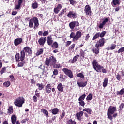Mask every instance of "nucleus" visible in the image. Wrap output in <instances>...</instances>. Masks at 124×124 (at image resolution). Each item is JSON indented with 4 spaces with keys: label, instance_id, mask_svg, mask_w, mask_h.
Returning a JSON list of instances; mask_svg holds the SVG:
<instances>
[{
    "label": "nucleus",
    "instance_id": "20",
    "mask_svg": "<svg viewBox=\"0 0 124 124\" xmlns=\"http://www.w3.org/2000/svg\"><path fill=\"white\" fill-rule=\"evenodd\" d=\"M62 4H59L57 7L54 8L53 11L54 12V13H55L56 14H58V13H59V12H60L61 9H62Z\"/></svg>",
    "mask_w": 124,
    "mask_h": 124
},
{
    "label": "nucleus",
    "instance_id": "43",
    "mask_svg": "<svg viewBox=\"0 0 124 124\" xmlns=\"http://www.w3.org/2000/svg\"><path fill=\"white\" fill-rule=\"evenodd\" d=\"M25 63H26L25 61H21L18 63L17 66H18V67H23V66H24V65H25Z\"/></svg>",
    "mask_w": 124,
    "mask_h": 124
},
{
    "label": "nucleus",
    "instance_id": "53",
    "mask_svg": "<svg viewBox=\"0 0 124 124\" xmlns=\"http://www.w3.org/2000/svg\"><path fill=\"white\" fill-rule=\"evenodd\" d=\"M75 47V44H73L71 45L70 46H69L68 47V50H72Z\"/></svg>",
    "mask_w": 124,
    "mask_h": 124
},
{
    "label": "nucleus",
    "instance_id": "25",
    "mask_svg": "<svg viewBox=\"0 0 124 124\" xmlns=\"http://www.w3.org/2000/svg\"><path fill=\"white\" fill-rule=\"evenodd\" d=\"M16 121H17V116H16V115L14 114L12 115L11 116L12 124H16Z\"/></svg>",
    "mask_w": 124,
    "mask_h": 124
},
{
    "label": "nucleus",
    "instance_id": "15",
    "mask_svg": "<svg viewBox=\"0 0 124 124\" xmlns=\"http://www.w3.org/2000/svg\"><path fill=\"white\" fill-rule=\"evenodd\" d=\"M77 84L78 86V87H80L82 88H85L86 86H87V84H88V82L85 81V82H83L81 80V79L78 80L77 81Z\"/></svg>",
    "mask_w": 124,
    "mask_h": 124
},
{
    "label": "nucleus",
    "instance_id": "34",
    "mask_svg": "<svg viewBox=\"0 0 124 124\" xmlns=\"http://www.w3.org/2000/svg\"><path fill=\"white\" fill-rule=\"evenodd\" d=\"M34 24V22H33V18H31V19L30 20V21L29 22V27L30 28H33V25Z\"/></svg>",
    "mask_w": 124,
    "mask_h": 124
},
{
    "label": "nucleus",
    "instance_id": "64",
    "mask_svg": "<svg viewBox=\"0 0 124 124\" xmlns=\"http://www.w3.org/2000/svg\"><path fill=\"white\" fill-rule=\"evenodd\" d=\"M17 13H18V12H17L16 11H13L12 12V15H16L17 14Z\"/></svg>",
    "mask_w": 124,
    "mask_h": 124
},
{
    "label": "nucleus",
    "instance_id": "63",
    "mask_svg": "<svg viewBox=\"0 0 124 124\" xmlns=\"http://www.w3.org/2000/svg\"><path fill=\"white\" fill-rule=\"evenodd\" d=\"M33 100L34 102H37V97H36V96H34L33 97Z\"/></svg>",
    "mask_w": 124,
    "mask_h": 124
},
{
    "label": "nucleus",
    "instance_id": "46",
    "mask_svg": "<svg viewBox=\"0 0 124 124\" xmlns=\"http://www.w3.org/2000/svg\"><path fill=\"white\" fill-rule=\"evenodd\" d=\"M77 77H80V78H81V79H84V78H85V76L82 73H79L77 74Z\"/></svg>",
    "mask_w": 124,
    "mask_h": 124
},
{
    "label": "nucleus",
    "instance_id": "40",
    "mask_svg": "<svg viewBox=\"0 0 124 124\" xmlns=\"http://www.w3.org/2000/svg\"><path fill=\"white\" fill-rule=\"evenodd\" d=\"M32 7L33 9H36V8H38V3L35 1V2L32 4Z\"/></svg>",
    "mask_w": 124,
    "mask_h": 124
},
{
    "label": "nucleus",
    "instance_id": "62",
    "mask_svg": "<svg viewBox=\"0 0 124 124\" xmlns=\"http://www.w3.org/2000/svg\"><path fill=\"white\" fill-rule=\"evenodd\" d=\"M90 38V34H88L86 35V37H85V40L86 41H88V40H89V39Z\"/></svg>",
    "mask_w": 124,
    "mask_h": 124
},
{
    "label": "nucleus",
    "instance_id": "3",
    "mask_svg": "<svg viewBox=\"0 0 124 124\" xmlns=\"http://www.w3.org/2000/svg\"><path fill=\"white\" fill-rule=\"evenodd\" d=\"M117 111V107H112V106H110L108 108L107 111V116L108 118L110 121H112L113 120V116L112 115L114 114L116 111Z\"/></svg>",
    "mask_w": 124,
    "mask_h": 124
},
{
    "label": "nucleus",
    "instance_id": "2",
    "mask_svg": "<svg viewBox=\"0 0 124 124\" xmlns=\"http://www.w3.org/2000/svg\"><path fill=\"white\" fill-rule=\"evenodd\" d=\"M45 65L49 67V66H53L55 64L57 63V60L52 56L49 57V58H46L44 62Z\"/></svg>",
    "mask_w": 124,
    "mask_h": 124
},
{
    "label": "nucleus",
    "instance_id": "7",
    "mask_svg": "<svg viewBox=\"0 0 124 124\" xmlns=\"http://www.w3.org/2000/svg\"><path fill=\"white\" fill-rule=\"evenodd\" d=\"M105 34H106V31H103L101 33L97 32L93 37L92 40H95V39H97V38H99V37L102 38L103 37H104V36H105Z\"/></svg>",
    "mask_w": 124,
    "mask_h": 124
},
{
    "label": "nucleus",
    "instance_id": "56",
    "mask_svg": "<svg viewBox=\"0 0 124 124\" xmlns=\"http://www.w3.org/2000/svg\"><path fill=\"white\" fill-rule=\"evenodd\" d=\"M79 105H80V106H82V107H84L85 106V102L84 101H79L78 102Z\"/></svg>",
    "mask_w": 124,
    "mask_h": 124
},
{
    "label": "nucleus",
    "instance_id": "60",
    "mask_svg": "<svg viewBox=\"0 0 124 124\" xmlns=\"http://www.w3.org/2000/svg\"><path fill=\"white\" fill-rule=\"evenodd\" d=\"M71 41H67V42H65V46L66 47H68L70 44H71Z\"/></svg>",
    "mask_w": 124,
    "mask_h": 124
},
{
    "label": "nucleus",
    "instance_id": "36",
    "mask_svg": "<svg viewBox=\"0 0 124 124\" xmlns=\"http://www.w3.org/2000/svg\"><path fill=\"white\" fill-rule=\"evenodd\" d=\"M115 53H118V54H121V55H123V53H124V46L121 47L118 51L115 52Z\"/></svg>",
    "mask_w": 124,
    "mask_h": 124
},
{
    "label": "nucleus",
    "instance_id": "8",
    "mask_svg": "<svg viewBox=\"0 0 124 124\" xmlns=\"http://www.w3.org/2000/svg\"><path fill=\"white\" fill-rule=\"evenodd\" d=\"M67 17H68V18H70V19H76L78 18V16L76 12L70 11L67 15Z\"/></svg>",
    "mask_w": 124,
    "mask_h": 124
},
{
    "label": "nucleus",
    "instance_id": "39",
    "mask_svg": "<svg viewBox=\"0 0 124 124\" xmlns=\"http://www.w3.org/2000/svg\"><path fill=\"white\" fill-rule=\"evenodd\" d=\"M107 85H108V78H105L103 82V87L106 88V87H107Z\"/></svg>",
    "mask_w": 124,
    "mask_h": 124
},
{
    "label": "nucleus",
    "instance_id": "6",
    "mask_svg": "<svg viewBox=\"0 0 124 124\" xmlns=\"http://www.w3.org/2000/svg\"><path fill=\"white\" fill-rule=\"evenodd\" d=\"M25 52L22 50L20 51V54L19 53H16V62H23L25 60Z\"/></svg>",
    "mask_w": 124,
    "mask_h": 124
},
{
    "label": "nucleus",
    "instance_id": "61",
    "mask_svg": "<svg viewBox=\"0 0 124 124\" xmlns=\"http://www.w3.org/2000/svg\"><path fill=\"white\" fill-rule=\"evenodd\" d=\"M64 116H65V112L64 111V110H63V112H62L61 116V118L63 119V118L64 117Z\"/></svg>",
    "mask_w": 124,
    "mask_h": 124
},
{
    "label": "nucleus",
    "instance_id": "49",
    "mask_svg": "<svg viewBox=\"0 0 124 124\" xmlns=\"http://www.w3.org/2000/svg\"><path fill=\"white\" fill-rule=\"evenodd\" d=\"M10 81H7L6 82H4L3 83V85L4 87H5L6 88H8L9 86H10Z\"/></svg>",
    "mask_w": 124,
    "mask_h": 124
},
{
    "label": "nucleus",
    "instance_id": "54",
    "mask_svg": "<svg viewBox=\"0 0 124 124\" xmlns=\"http://www.w3.org/2000/svg\"><path fill=\"white\" fill-rule=\"evenodd\" d=\"M6 71V67H3L0 71V73L1 75H2V74H3V73H4Z\"/></svg>",
    "mask_w": 124,
    "mask_h": 124
},
{
    "label": "nucleus",
    "instance_id": "48",
    "mask_svg": "<svg viewBox=\"0 0 124 124\" xmlns=\"http://www.w3.org/2000/svg\"><path fill=\"white\" fill-rule=\"evenodd\" d=\"M92 99H93V94L90 93L87 96L86 98V100L90 101L92 100Z\"/></svg>",
    "mask_w": 124,
    "mask_h": 124
},
{
    "label": "nucleus",
    "instance_id": "50",
    "mask_svg": "<svg viewBox=\"0 0 124 124\" xmlns=\"http://www.w3.org/2000/svg\"><path fill=\"white\" fill-rule=\"evenodd\" d=\"M69 1L71 5H75L77 3V2L74 0H69Z\"/></svg>",
    "mask_w": 124,
    "mask_h": 124
},
{
    "label": "nucleus",
    "instance_id": "26",
    "mask_svg": "<svg viewBox=\"0 0 124 124\" xmlns=\"http://www.w3.org/2000/svg\"><path fill=\"white\" fill-rule=\"evenodd\" d=\"M41 112H42L46 118H49V112H48L47 109H46L45 108H42L41 109Z\"/></svg>",
    "mask_w": 124,
    "mask_h": 124
},
{
    "label": "nucleus",
    "instance_id": "51",
    "mask_svg": "<svg viewBox=\"0 0 124 124\" xmlns=\"http://www.w3.org/2000/svg\"><path fill=\"white\" fill-rule=\"evenodd\" d=\"M80 56L82 58H85V51L83 49H81L80 51Z\"/></svg>",
    "mask_w": 124,
    "mask_h": 124
},
{
    "label": "nucleus",
    "instance_id": "38",
    "mask_svg": "<svg viewBox=\"0 0 124 124\" xmlns=\"http://www.w3.org/2000/svg\"><path fill=\"white\" fill-rule=\"evenodd\" d=\"M67 124H77L76 121L72 119H69L66 121Z\"/></svg>",
    "mask_w": 124,
    "mask_h": 124
},
{
    "label": "nucleus",
    "instance_id": "27",
    "mask_svg": "<svg viewBox=\"0 0 124 124\" xmlns=\"http://www.w3.org/2000/svg\"><path fill=\"white\" fill-rule=\"evenodd\" d=\"M36 86H37V87H38V90H39V91H41V90H43L44 89V87H45V85H43V84H42V83H37Z\"/></svg>",
    "mask_w": 124,
    "mask_h": 124
},
{
    "label": "nucleus",
    "instance_id": "24",
    "mask_svg": "<svg viewBox=\"0 0 124 124\" xmlns=\"http://www.w3.org/2000/svg\"><path fill=\"white\" fill-rule=\"evenodd\" d=\"M22 3H23V0H18V4L15 6V9H20V8H21V5H22Z\"/></svg>",
    "mask_w": 124,
    "mask_h": 124
},
{
    "label": "nucleus",
    "instance_id": "4",
    "mask_svg": "<svg viewBox=\"0 0 124 124\" xmlns=\"http://www.w3.org/2000/svg\"><path fill=\"white\" fill-rule=\"evenodd\" d=\"M81 37L82 32L80 31H77L76 33L74 32H72L70 34V38H72L74 42L78 41Z\"/></svg>",
    "mask_w": 124,
    "mask_h": 124
},
{
    "label": "nucleus",
    "instance_id": "5",
    "mask_svg": "<svg viewBox=\"0 0 124 124\" xmlns=\"http://www.w3.org/2000/svg\"><path fill=\"white\" fill-rule=\"evenodd\" d=\"M23 103H25V98L22 96L17 98L14 102V104L17 107H22Z\"/></svg>",
    "mask_w": 124,
    "mask_h": 124
},
{
    "label": "nucleus",
    "instance_id": "12",
    "mask_svg": "<svg viewBox=\"0 0 124 124\" xmlns=\"http://www.w3.org/2000/svg\"><path fill=\"white\" fill-rule=\"evenodd\" d=\"M104 44H105V39L103 37L100 39L98 41H97L95 45L101 48V47H103V46H104Z\"/></svg>",
    "mask_w": 124,
    "mask_h": 124
},
{
    "label": "nucleus",
    "instance_id": "23",
    "mask_svg": "<svg viewBox=\"0 0 124 124\" xmlns=\"http://www.w3.org/2000/svg\"><path fill=\"white\" fill-rule=\"evenodd\" d=\"M46 39H47V43L48 44V45H49V46H51V45H52V44L53 42V39L52 38V36H48Z\"/></svg>",
    "mask_w": 124,
    "mask_h": 124
},
{
    "label": "nucleus",
    "instance_id": "44",
    "mask_svg": "<svg viewBox=\"0 0 124 124\" xmlns=\"http://www.w3.org/2000/svg\"><path fill=\"white\" fill-rule=\"evenodd\" d=\"M111 3H112V4H113L114 6L117 5H120V2H119V0H113Z\"/></svg>",
    "mask_w": 124,
    "mask_h": 124
},
{
    "label": "nucleus",
    "instance_id": "1",
    "mask_svg": "<svg viewBox=\"0 0 124 124\" xmlns=\"http://www.w3.org/2000/svg\"><path fill=\"white\" fill-rule=\"evenodd\" d=\"M92 66L96 72H101L102 70V73H107L106 69H104L103 66L99 65L98 62H97V61L95 59L92 61Z\"/></svg>",
    "mask_w": 124,
    "mask_h": 124
},
{
    "label": "nucleus",
    "instance_id": "59",
    "mask_svg": "<svg viewBox=\"0 0 124 124\" xmlns=\"http://www.w3.org/2000/svg\"><path fill=\"white\" fill-rule=\"evenodd\" d=\"M49 35V32L47 31H44L43 33V36H47V35Z\"/></svg>",
    "mask_w": 124,
    "mask_h": 124
},
{
    "label": "nucleus",
    "instance_id": "55",
    "mask_svg": "<svg viewBox=\"0 0 124 124\" xmlns=\"http://www.w3.org/2000/svg\"><path fill=\"white\" fill-rule=\"evenodd\" d=\"M53 68H61V67H62V66H61V65L60 64H56L55 65H52Z\"/></svg>",
    "mask_w": 124,
    "mask_h": 124
},
{
    "label": "nucleus",
    "instance_id": "22",
    "mask_svg": "<svg viewBox=\"0 0 124 124\" xmlns=\"http://www.w3.org/2000/svg\"><path fill=\"white\" fill-rule=\"evenodd\" d=\"M46 92L47 93H50L51 91L52 90V85H51V84L48 83L46 85Z\"/></svg>",
    "mask_w": 124,
    "mask_h": 124
},
{
    "label": "nucleus",
    "instance_id": "9",
    "mask_svg": "<svg viewBox=\"0 0 124 124\" xmlns=\"http://www.w3.org/2000/svg\"><path fill=\"white\" fill-rule=\"evenodd\" d=\"M62 71L66 75H67V76H68V77H69V78H73V73L71 70L66 68H64L62 69Z\"/></svg>",
    "mask_w": 124,
    "mask_h": 124
},
{
    "label": "nucleus",
    "instance_id": "52",
    "mask_svg": "<svg viewBox=\"0 0 124 124\" xmlns=\"http://www.w3.org/2000/svg\"><path fill=\"white\" fill-rule=\"evenodd\" d=\"M116 78L118 81H120V80H122V76H121V75H120V74H118L116 76Z\"/></svg>",
    "mask_w": 124,
    "mask_h": 124
},
{
    "label": "nucleus",
    "instance_id": "28",
    "mask_svg": "<svg viewBox=\"0 0 124 124\" xmlns=\"http://www.w3.org/2000/svg\"><path fill=\"white\" fill-rule=\"evenodd\" d=\"M13 114V108L12 106L9 107V108L7 109V114L9 115V116H10V115Z\"/></svg>",
    "mask_w": 124,
    "mask_h": 124
},
{
    "label": "nucleus",
    "instance_id": "33",
    "mask_svg": "<svg viewBox=\"0 0 124 124\" xmlns=\"http://www.w3.org/2000/svg\"><path fill=\"white\" fill-rule=\"evenodd\" d=\"M59 108H54L53 109L51 110V113L53 114V115H57L58 113H59Z\"/></svg>",
    "mask_w": 124,
    "mask_h": 124
},
{
    "label": "nucleus",
    "instance_id": "16",
    "mask_svg": "<svg viewBox=\"0 0 124 124\" xmlns=\"http://www.w3.org/2000/svg\"><path fill=\"white\" fill-rule=\"evenodd\" d=\"M95 47H93V48L92 49V51L93 52V54H95V57L99 54V46H97L95 45Z\"/></svg>",
    "mask_w": 124,
    "mask_h": 124
},
{
    "label": "nucleus",
    "instance_id": "18",
    "mask_svg": "<svg viewBox=\"0 0 124 124\" xmlns=\"http://www.w3.org/2000/svg\"><path fill=\"white\" fill-rule=\"evenodd\" d=\"M33 21L34 22V29H36L38 28V27H39V22L38 21V18L36 17H33Z\"/></svg>",
    "mask_w": 124,
    "mask_h": 124
},
{
    "label": "nucleus",
    "instance_id": "37",
    "mask_svg": "<svg viewBox=\"0 0 124 124\" xmlns=\"http://www.w3.org/2000/svg\"><path fill=\"white\" fill-rule=\"evenodd\" d=\"M60 78L61 80V81H62V82H65V79L66 78H67V77H66V76L65 75H63V74H61L60 76Z\"/></svg>",
    "mask_w": 124,
    "mask_h": 124
},
{
    "label": "nucleus",
    "instance_id": "42",
    "mask_svg": "<svg viewBox=\"0 0 124 124\" xmlns=\"http://www.w3.org/2000/svg\"><path fill=\"white\" fill-rule=\"evenodd\" d=\"M85 98H86V94H83L82 95L80 96L79 97L78 101H84Z\"/></svg>",
    "mask_w": 124,
    "mask_h": 124
},
{
    "label": "nucleus",
    "instance_id": "47",
    "mask_svg": "<svg viewBox=\"0 0 124 124\" xmlns=\"http://www.w3.org/2000/svg\"><path fill=\"white\" fill-rule=\"evenodd\" d=\"M124 107V103H122L120 105L119 107V112H121V111H123V108Z\"/></svg>",
    "mask_w": 124,
    "mask_h": 124
},
{
    "label": "nucleus",
    "instance_id": "58",
    "mask_svg": "<svg viewBox=\"0 0 124 124\" xmlns=\"http://www.w3.org/2000/svg\"><path fill=\"white\" fill-rule=\"evenodd\" d=\"M116 44H111V46H110V50H115L116 49Z\"/></svg>",
    "mask_w": 124,
    "mask_h": 124
},
{
    "label": "nucleus",
    "instance_id": "30",
    "mask_svg": "<svg viewBox=\"0 0 124 124\" xmlns=\"http://www.w3.org/2000/svg\"><path fill=\"white\" fill-rule=\"evenodd\" d=\"M50 46H51L53 49H58V48H59V44L55 41Z\"/></svg>",
    "mask_w": 124,
    "mask_h": 124
},
{
    "label": "nucleus",
    "instance_id": "29",
    "mask_svg": "<svg viewBox=\"0 0 124 124\" xmlns=\"http://www.w3.org/2000/svg\"><path fill=\"white\" fill-rule=\"evenodd\" d=\"M57 89L58 91H59V92H61L62 93L63 92V86H62V83H60L58 85Z\"/></svg>",
    "mask_w": 124,
    "mask_h": 124
},
{
    "label": "nucleus",
    "instance_id": "41",
    "mask_svg": "<svg viewBox=\"0 0 124 124\" xmlns=\"http://www.w3.org/2000/svg\"><path fill=\"white\" fill-rule=\"evenodd\" d=\"M87 112L88 114L89 115H92V109H90V108H86L83 109V112L85 111Z\"/></svg>",
    "mask_w": 124,
    "mask_h": 124
},
{
    "label": "nucleus",
    "instance_id": "45",
    "mask_svg": "<svg viewBox=\"0 0 124 124\" xmlns=\"http://www.w3.org/2000/svg\"><path fill=\"white\" fill-rule=\"evenodd\" d=\"M43 51H44V49L43 48H40L39 49L37 53H36V55L37 56H39L40 55H41V54H43Z\"/></svg>",
    "mask_w": 124,
    "mask_h": 124
},
{
    "label": "nucleus",
    "instance_id": "13",
    "mask_svg": "<svg viewBox=\"0 0 124 124\" xmlns=\"http://www.w3.org/2000/svg\"><path fill=\"white\" fill-rule=\"evenodd\" d=\"M69 26L71 30H73L75 27H79V26H80V23L78 21H72L69 23Z\"/></svg>",
    "mask_w": 124,
    "mask_h": 124
},
{
    "label": "nucleus",
    "instance_id": "17",
    "mask_svg": "<svg viewBox=\"0 0 124 124\" xmlns=\"http://www.w3.org/2000/svg\"><path fill=\"white\" fill-rule=\"evenodd\" d=\"M109 22V19L108 18H105L104 20H103L102 22L100 23V24L98 25L99 29H103V27L105 25H106V23Z\"/></svg>",
    "mask_w": 124,
    "mask_h": 124
},
{
    "label": "nucleus",
    "instance_id": "14",
    "mask_svg": "<svg viewBox=\"0 0 124 124\" xmlns=\"http://www.w3.org/2000/svg\"><path fill=\"white\" fill-rule=\"evenodd\" d=\"M46 40H47V37H41L38 39V42L40 46H44V44L46 42Z\"/></svg>",
    "mask_w": 124,
    "mask_h": 124
},
{
    "label": "nucleus",
    "instance_id": "19",
    "mask_svg": "<svg viewBox=\"0 0 124 124\" xmlns=\"http://www.w3.org/2000/svg\"><path fill=\"white\" fill-rule=\"evenodd\" d=\"M23 42V39L22 38H17L14 40V44L15 46L20 45Z\"/></svg>",
    "mask_w": 124,
    "mask_h": 124
},
{
    "label": "nucleus",
    "instance_id": "21",
    "mask_svg": "<svg viewBox=\"0 0 124 124\" xmlns=\"http://www.w3.org/2000/svg\"><path fill=\"white\" fill-rule=\"evenodd\" d=\"M84 115V112L80 111L76 114V117L78 121L82 120V116Z\"/></svg>",
    "mask_w": 124,
    "mask_h": 124
},
{
    "label": "nucleus",
    "instance_id": "35",
    "mask_svg": "<svg viewBox=\"0 0 124 124\" xmlns=\"http://www.w3.org/2000/svg\"><path fill=\"white\" fill-rule=\"evenodd\" d=\"M117 95H123L124 94V88H122L120 91L116 92Z\"/></svg>",
    "mask_w": 124,
    "mask_h": 124
},
{
    "label": "nucleus",
    "instance_id": "31",
    "mask_svg": "<svg viewBox=\"0 0 124 124\" xmlns=\"http://www.w3.org/2000/svg\"><path fill=\"white\" fill-rule=\"evenodd\" d=\"M66 11H67V9H66V8L63 9L58 14V16H59V17H62L63 14L66 13Z\"/></svg>",
    "mask_w": 124,
    "mask_h": 124
},
{
    "label": "nucleus",
    "instance_id": "11",
    "mask_svg": "<svg viewBox=\"0 0 124 124\" xmlns=\"http://www.w3.org/2000/svg\"><path fill=\"white\" fill-rule=\"evenodd\" d=\"M84 11L87 16H91L92 15V9L90 5H86L85 6Z\"/></svg>",
    "mask_w": 124,
    "mask_h": 124
},
{
    "label": "nucleus",
    "instance_id": "32",
    "mask_svg": "<svg viewBox=\"0 0 124 124\" xmlns=\"http://www.w3.org/2000/svg\"><path fill=\"white\" fill-rule=\"evenodd\" d=\"M79 57H80V55L78 54L75 56L71 61V63H74L75 62H77V60L79 59Z\"/></svg>",
    "mask_w": 124,
    "mask_h": 124
},
{
    "label": "nucleus",
    "instance_id": "57",
    "mask_svg": "<svg viewBox=\"0 0 124 124\" xmlns=\"http://www.w3.org/2000/svg\"><path fill=\"white\" fill-rule=\"evenodd\" d=\"M53 75H58L59 74V71L58 69H55L53 71Z\"/></svg>",
    "mask_w": 124,
    "mask_h": 124
},
{
    "label": "nucleus",
    "instance_id": "10",
    "mask_svg": "<svg viewBox=\"0 0 124 124\" xmlns=\"http://www.w3.org/2000/svg\"><path fill=\"white\" fill-rule=\"evenodd\" d=\"M21 51L24 52L25 55L26 54H28V56H31V55H32V49L30 48V47H29L28 46L24 47L23 48V50Z\"/></svg>",
    "mask_w": 124,
    "mask_h": 124
}]
</instances>
